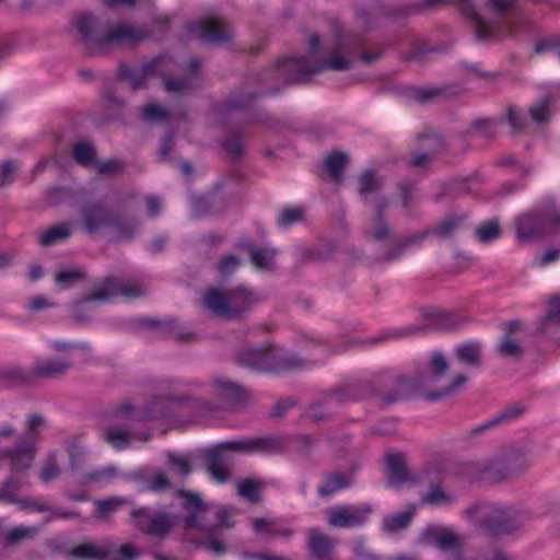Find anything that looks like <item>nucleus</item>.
<instances>
[{
  "mask_svg": "<svg viewBox=\"0 0 560 560\" xmlns=\"http://www.w3.org/2000/svg\"><path fill=\"white\" fill-rule=\"evenodd\" d=\"M360 40L336 26L334 37L319 40L316 34L308 39L310 58L291 57L277 61L270 70L288 82H304L311 74L326 70L341 71L351 67Z\"/></svg>",
  "mask_w": 560,
  "mask_h": 560,
  "instance_id": "nucleus-1",
  "label": "nucleus"
},
{
  "mask_svg": "<svg viewBox=\"0 0 560 560\" xmlns=\"http://www.w3.org/2000/svg\"><path fill=\"white\" fill-rule=\"evenodd\" d=\"M175 67V61L172 58L159 56L140 67L122 65L119 68V72L133 90L143 88L151 78L160 77L163 80L164 89L170 94L184 95L197 86L195 71L199 67V60L196 58L190 59L189 73L179 79H174L171 75Z\"/></svg>",
  "mask_w": 560,
  "mask_h": 560,
  "instance_id": "nucleus-2",
  "label": "nucleus"
},
{
  "mask_svg": "<svg viewBox=\"0 0 560 560\" xmlns=\"http://www.w3.org/2000/svg\"><path fill=\"white\" fill-rule=\"evenodd\" d=\"M74 27L91 54H103L113 46L133 45L149 37L144 28L128 23H120L107 31H102L91 15L79 16Z\"/></svg>",
  "mask_w": 560,
  "mask_h": 560,
  "instance_id": "nucleus-3",
  "label": "nucleus"
},
{
  "mask_svg": "<svg viewBox=\"0 0 560 560\" xmlns=\"http://www.w3.org/2000/svg\"><path fill=\"white\" fill-rule=\"evenodd\" d=\"M280 443L272 438L244 439L224 442L206 453L207 467L211 477L219 482L228 481L230 472L228 464L230 453H270L279 447Z\"/></svg>",
  "mask_w": 560,
  "mask_h": 560,
  "instance_id": "nucleus-4",
  "label": "nucleus"
},
{
  "mask_svg": "<svg viewBox=\"0 0 560 560\" xmlns=\"http://www.w3.org/2000/svg\"><path fill=\"white\" fill-rule=\"evenodd\" d=\"M258 301L259 296L256 292L240 285L228 291L207 290L202 298V305L218 317L233 319L252 310Z\"/></svg>",
  "mask_w": 560,
  "mask_h": 560,
  "instance_id": "nucleus-5",
  "label": "nucleus"
},
{
  "mask_svg": "<svg viewBox=\"0 0 560 560\" xmlns=\"http://www.w3.org/2000/svg\"><path fill=\"white\" fill-rule=\"evenodd\" d=\"M242 364L258 371L287 372L303 369L307 362L295 354L273 347L249 349L240 354Z\"/></svg>",
  "mask_w": 560,
  "mask_h": 560,
  "instance_id": "nucleus-6",
  "label": "nucleus"
},
{
  "mask_svg": "<svg viewBox=\"0 0 560 560\" xmlns=\"http://www.w3.org/2000/svg\"><path fill=\"white\" fill-rule=\"evenodd\" d=\"M69 560H133L137 552L132 545L126 544L117 548L110 541H86L75 545L66 551Z\"/></svg>",
  "mask_w": 560,
  "mask_h": 560,
  "instance_id": "nucleus-7",
  "label": "nucleus"
},
{
  "mask_svg": "<svg viewBox=\"0 0 560 560\" xmlns=\"http://www.w3.org/2000/svg\"><path fill=\"white\" fill-rule=\"evenodd\" d=\"M144 293V288L135 279L107 277L104 284L95 288L86 298V301L108 302L118 295L133 299L142 296Z\"/></svg>",
  "mask_w": 560,
  "mask_h": 560,
  "instance_id": "nucleus-8",
  "label": "nucleus"
},
{
  "mask_svg": "<svg viewBox=\"0 0 560 560\" xmlns=\"http://www.w3.org/2000/svg\"><path fill=\"white\" fill-rule=\"evenodd\" d=\"M467 520L478 517L480 528L490 536L510 533L513 527L509 525L502 510H497L487 503H476L464 512Z\"/></svg>",
  "mask_w": 560,
  "mask_h": 560,
  "instance_id": "nucleus-9",
  "label": "nucleus"
},
{
  "mask_svg": "<svg viewBox=\"0 0 560 560\" xmlns=\"http://www.w3.org/2000/svg\"><path fill=\"white\" fill-rule=\"evenodd\" d=\"M515 224L517 238L528 242L560 225V213L553 217H547L541 212L525 213L517 218Z\"/></svg>",
  "mask_w": 560,
  "mask_h": 560,
  "instance_id": "nucleus-10",
  "label": "nucleus"
},
{
  "mask_svg": "<svg viewBox=\"0 0 560 560\" xmlns=\"http://www.w3.org/2000/svg\"><path fill=\"white\" fill-rule=\"evenodd\" d=\"M178 495L183 499L182 508L186 512L183 517L184 527L187 529H198L206 534L211 530L206 517L210 511L209 504L203 502L200 495L190 491H178Z\"/></svg>",
  "mask_w": 560,
  "mask_h": 560,
  "instance_id": "nucleus-11",
  "label": "nucleus"
},
{
  "mask_svg": "<svg viewBox=\"0 0 560 560\" xmlns=\"http://www.w3.org/2000/svg\"><path fill=\"white\" fill-rule=\"evenodd\" d=\"M372 510L369 504L339 505L327 510L328 524L331 527L349 528L363 525Z\"/></svg>",
  "mask_w": 560,
  "mask_h": 560,
  "instance_id": "nucleus-12",
  "label": "nucleus"
},
{
  "mask_svg": "<svg viewBox=\"0 0 560 560\" xmlns=\"http://www.w3.org/2000/svg\"><path fill=\"white\" fill-rule=\"evenodd\" d=\"M168 396L153 397L144 408L133 407L130 404L119 406L117 413L121 418L132 420H156L170 415Z\"/></svg>",
  "mask_w": 560,
  "mask_h": 560,
  "instance_id": "nucleus-13",
  "label": "nucleus"
},
{
  "mask_svg": "<svg viewBox=\"0 0 560 560\" xmlns=\"http://www.w3.org/2000/svg\"><path fill=\"white\" fill-rule=\"evenodd\" d=\"M189 33L208 43H225L229 42L233 32L229 25L219 18H208L188 26Z\"/></svg>",
  "mask_w": 560,
  "mask_h": 560,
  "instance_id": "nucleus-14",
  "label": "nucleus"
},
{
  "mask_svg": "<svg viewBox=\"0 0 560 560\" xmlns=\"http://www.w3.org/2000/svg\"><path fill=\"white\" fill-rule=\"evenodd\" d=\"M131 516L138 518L136 526L139 530L152 536L166 535L175 522V517L168 513L150 515L145 508L132 510Z\"/></svg>",
  "mask_w": 560,
  "mask_h": 560,
  "instance_id": "nucleus-15",
  "label": "nucleus"
},
{
  "mask_svg": "<svg viewBox=\"0 0 560 560\" xmlns=\"http://www.w3.org/2000/svg\"><path fill=\"white\" fill-rule=\"evenodd\" d=\"M306 547L315 560H334L336 539L318 527L308 528L306 532Z\"/></svg>",
  "mask_w": 560,
  "mask_h": 560,
  "instance_id": "nucleus-16",
  "label": "nucleus"
},
{
  "mask_svg": "<svg viewBox=\"0 0 560 560\" xmlns=\"http://www.w3.org/2000/svg\"><path fill=\"white\" fill-rule=\"evenodd\" d=\"M80 213L82 224L89 233L96 232L112 223L108 209L100 202H88L83 205Z\"/></svg>",
  "mask_w": 560,
  "mask_h": 560,
  "instance_id": "nucleus-17",
  "label": "nucleus"
},
{
  "mask_svg": "<svg viewBox=\"0 0 560 560\" xmlns=\"http://www.w3.org/2000/svg\"><path fill=\"white\" fill-rule=\"evenodd\" d=\"M252 525L257 534L270 535L284 540H290L295 534V529L280 518H255Z\"/></svg>",
  "mask_w": 560,
  "mask_h": 560,
  "instance_id": "nucleus-18",
  "label": "nucleus"
},
{
  "mask_svg": "<svg viewBox=\"0 0 560 560\" xmlns=\"http://www.w3.org/2000/svg\"><path fill=\"white\" fill-rule=\"evenodd\" d=\"M218 396L225 401L226 408H235L247 399V392L236 383L228 380H215Z\"/></svg>",
  "mask_w": 560,
  "mask_h": 560,
  "instance_id": "nucleus-19",
  "label": "nucleus"
},
{
  "mask_svg": "<svg viewBox=\"0 0 560 560\" xmlns=\"http://www.w3.org/2000/svg\"><path fill=\"white\" fill-rule=\"evenodd\" d=\"M387 201H381L365 228L366 236L375 242L386 241L390 236V229L384 219Z\"/></svg>",
  "mask_w": 560,
  "mask_h": 560,
  "instance_id": "nucleus-20",
  "label": "nucleus"
},
{
  "mask_svg": "<svg viewBox=\"0 0 560 560\" xmlns=\"http://www.w3.org/2000/svg\"><path fill=\"white\" fill-rule=\"evenodd\" d=\"M386 468L388 474V485L398 487L410 480L406 459L402 454L394 453L386 456Z\"/></svg>",
  "mask_w": 560,
  "mask_h": 560,
  "instance_id": "nucleus-21",
  "label": "nucleus"
},
{
  "mask_svg": "<svg viewBox=\"0 0 560 560\" xmlns=\"http://www.w3.org/2000/svg\"><path fill=\"white\" fill-rule=\"evenodd\" d=\"M70 366V362L66 360L44 359L35 363L32 373L42 378H57L65 375Z\"/></svg>",
  "mask_w": 560,
  "mask_h": 560,
  "instance_id": "nucleus-22",
  "label": "nucleus"
},
{
  "mask_svg": "<svg viewBox=\"0 0 560 560\" xmlns=\"http://www.w3.org/2000/svg\"><path fill=\"white\" fill-rule=\"evenodd\" d=\"M214 524H209L211 530L206 532V535L212 536L222 530L231 529L236 524L237 512L234 508L229 505H218L213 511Z\"/></svg>",
  "mask_w": 560,
  "mask_h": 560,
  "instance_id": "nucleus-23",
  "label": "nucleus"
},
{
  "mask_svg": "<svg viewBox=\"0 0 560 560\" xmlns=\"http://www.w3.org/2000/svg\"><path fill=\"white\" fill-rule=\"evenodd\" d=\"M417 511L415 504L408 505L406 511L387 515L383 518L382 527L386 533H395L407 528Z\"/></svg>",
  "mask_w": 560,
  "mask_h": 560,
  "instance_id": "nucleus-24",
  "label": "nucleus"
},
{
  "mask_svg": "<svg viewBox=\"0 0 560 560\" xmlns=\"http://www.w3.org/2000/svg\"><path fill=\"white\" fill-rule=\"evenodd\" d=\"M351 485L352 479L349 476L335 471L325 477L322 486L318 487V495L326 498Z\"/></svg>",
  "mask_w": 560,
  "mask_h": 560,
  "instance_id": "nucleus-25",
  "label": "nucleus"
},
{
  "mask_svg": "<svg viewBox=\"0 0 560 560\" xmlns=\"http://www.w3.org/2000/svg\"><path fill=\"white\" fill-rule=\"evenodd\" d=\"M460 92L459 86H442V88H434V86H428V88H418L415 89L412 92V97L421 103L430 102L436 97H451Z\"/></svg>",
  "mask_w": 560,
  "mask_h": 560,
  "instance_id": "nucleus-26",
  "label": "nucleus"
},
{
  "mask_svg": "<svg viewBox=\"0 0 560 560\" xmlns=\"http://www.w3.org/2000/svg\"><path fill=\"white\" fill-rule=\"evenodd\" d=\"M118 476L119 472L114 466L102 467L83 475L82 483L85 486H105Z\"/></svg>",
  "mask_w": 560,
  "mask_h": 560,
  "instance_id": "nucleus-27",
  "label": "nucleus"
},
{
  "mask_svg": "<svg viewBox=\"0 0 560 560\" xmlns=\"http://www.w3.org/2000/svg\"><path fill=\"white\" fill-rule=\"evenodd\" d=\"M456 357L459 362L477 368L481 363V345L479 342H468L456 347Z\"/></svg>",
  "mask_w": 560,
  "mask_h": 560,
  "instance_id": "nucleus-28",
  "label": "nucleus"
},
{
  "mask_svg": "<svg viewBox=\"0 0 560 560\" xmlns=\"http://www.w3.org/2000/svg\"><path fill=\"white\" fill-rule=\"evenodd\" d=\"M22 472H12L0 487V501L7 503H22L16 499V493L24 485V479L20 476Z\"/></svg>",
  "mask_w": 560,
  "mask_h": 560,
  "instance_id": "nucleus-29",
  "label": "nucleus"
},
{
  "mask_svg": "<svg viewBox=\"0 0 560 560\" xmlns=\"http://www.w3.org/2000/svg\"><path fill=\"white\" fill-rule=\"evenodd\" d=\"M415 387L413 382L407 377H399L396 382L395 389L392 394H384L381 396V401L384 405H390L408 398L412 394Z\"/></svg>",
  "mask_w": 560,
  "mask_h": 560,
  "instance_id": "nucleus-30",
  "label": "nucleus"
},
{
  "mask_svg": "<svg viewBox=\"0 0 560 560\" xmlns=\"http://www.w3.org/2000/svg\"><path fill=\"white\" fill-rule=\"evenodd\" d=\"M70 235L71 224H58L42 233L39 244L43 246H51L67 240Z\"/></svg>",
  "mask_w": 560,
  "mask_h": 560,
  "instance_id": "nucleus-31",
  "label": "nucleus"
},
{
  "mask_svg": "<svg viewBox=\"0 0 560 560\" xmlns=\"http://www.w3.org/2000/svg\"><path fill=\"white\" fill-rule=\"evenodd\" d=\"M347 161V154L341 152H334L326 158L324 167L332 180L340 182Z\"/></svg>",
  "mask_w": 560,
  "mask_h": 560,
  "instance_id": "nucleus-32",
  "label": "nucleus"
},
{
  "mask_svg": "<svg viewBox=\"0 0 560 560\" xmlns=\"http://www.w3.org/2000/svg\"><path fill=\"white\" fill-rule=\"evenodd\" d=\"M84 277L85 272L82 268L71 267L59 270L55 276V281L60 289L66 290L83 280Z\"/></svg>",
  "mask_w": 560,
  "mask_h": 560,
  "instance_id": "nucleus-33",
  "label": "nucleus"
},
{
  "mask_svg": "<svg viewBox=\"0 0 560 560\" xmlns=\"http://www.w3.org/2000/svg\"><path fill=\"white\" fill-rule=\"evenodd\" d=\"M105 440L113 447L122 450L131 444L133 441V434L121 428H109L104 433Z\"/></svg>",
  "mask_w": 560,
  "mask_h": 560,
  "instance_id": "nucleus-34",
  "label": "nucleus"
},
{
  "mask_svg": "<svg viewBox=\"0 0 560 560\" xmlns=\"http://www.w3.org/2000/svg\"><path fill=\"white\" fill-rule=\"evenodd\" d=\"M382 187V178L377 177L372 170L364 171L359 177V192L362 197L377 192Z\"/></svg>",
  "mask_w": 560,
  "mask_h": 560,
  "instance_id": "nucleus-35",
  "label": "nucleus"
},
{
  "mask_svg": "<svg viewBox=\"0 0 560 560\" xmlns=\"http://www.w3.org/2000/svg\"><path fill=\"white\" fill-rule=\"evenodd\" d=\"M262 483L254 479H242L237 482V493L252 503L259 501Z\"/></svg>",
  "mask_w": 560,
  "mask_h": 560,
  "instance_id": "nucleus-36",
  "label": "nucleus"
},
{
  "mask_svg": "<svg viewBox=\"0 0 560 560\" xmlns=\"http://www.w3.org/2000/svg\"><path fill=\"white\" fill-rule=\"evenodd\" d=\"M464 217L450 215L432 229V234L439 238L451 237L463 222Z\"/></svg>",
  "mask_w": 560,
  "mask_h": 560,
  "instance_id": "nucleus-37",
  "label": "nucleus"
},
{
  "mask_svg": "<svg viewBox=\"0 0 560 560\" xmlns=\"http://www.w3.org/2000/svg\"><path fill=\"white\" fill-rule=\"evenodd\" d=\"M141 112L143 118L150 122H164L172 116L167 107L155 103L143 106Z\"/></svg>",
  "mask_w": 560,
  "mask_h": 560,
  "instance_id": "nucleus-38",
  "label": "nucleus"
},
{
  "mask_svg": "<svg viewBox=\"0 0 560 560\" xmlns=\"http://www.w3.org/2000/svg\"><path fill=\"white\" fill-rule=\"evenodd\" d=\"M424 232H419L413 235H410L404 240L395 241L393 244V249L386 255L387 260H392L398 258L405 248L411 245H418L425 238Z\"/></svg>",
  "mask_w": 560,
  "mask_h": 560,
  "instance_id": "nucleus-39",
  "label": "nucleus"
},
{
  "mask_svg": "<svg viewBox=\"0 0 560 560\" xmlns=\"http://www.w3.org/2000/svg\"><path fill=\"white\" fill-rule=\"evenodd\" d=\"M304 220L303 207H290L282 209L278 214V225L287 229L292 224L299 223Z\"/></svg>",
  "mask_w": 560,
  "mask_h": 560,
  "instance_id": "nucleus-40",
  "label": "nucleus"
},
{
  "mask_svg": "<svg viewBox=\"0 0 560 560\" xmlns=\"http://www.w3.org/2000/svg\"><path fill=\"white\" fill-rule=\"evenodd\" d=\"M438 548L442 550H459L463 546L462 538L452 530H442L435 537Z\"/></svg>",
  "mask_w": 560,
  "mask_h": 560,
  "instance_id": "nucleus-41",
  "label": "nucleus"
},
{
  "mask_svg": "<svg viewBox=\"0 0 560 560\" xmlns=\"http://www.w3.org/2000/svg\"><path fill=\"white\" fill-rule=\"evenodd\" d=\"M73 159L81 165L89 166L95 162L94 148L86 142H79L73 147Z\"/></svg>",
  "mask_w": 560,
  "mask_h": 560,
  "instance_id": "nucleus-42",
  "label": "nucleus"
},
{
  "mask_svg": "<svg viewBox=\"0 0 560 560\" xmlns=\"http://www.w3.org/2000/svg\"><path fill=\"white\" fill-rule=\"evenodd\" d=\"M452 501L453 497L444 492L440 486H431L429 492L421 499V503L430 505H444Z\"/></svg>",
  "mask_w": 560,
  "mask_h": 560,
  "instance_id": "nucleus-43",
  "label": "nucleus"
},
{
  "mask_svg": "<svg viewBox=\"0 0 560 560\" xmlns=\"http://www.w3.org/2000/svg\"><path fill=\"white\" fill-rule=\"evenodd\" d=\"M475 234L481 243H489L497 240L500 235V225L495 220H490L476 229Z\"/></svg>",
  "mask_w": 560,
  "mask_h": 560,
  "instance_id": "nucleus-44",
  "label": "nucleus"
},
{
  "mask_svg": "<svg viewBox=\"0 0 560 560\" xmlns=\"http://www.w3.org/2000/svg\"><path fill=\"white\" fill-rule=\"evenodd\" d=\"M275 255V250L268 248L254 249L250 253V259L257 268L272 269Z\"/></svg>",
  "mask_w": 560,
  "mask_h": 560,
  "instance_id": "nucleus-45",
  "label": "nucleus"
},
{
  "mask_svg": "<svg viewBox=\"0 0 560 560\" xmlns=\"http://www.w3.org/2000/svg\"><path fill=\"white\" fill-rule=\"evenodd\" d=\"M38 533L37 527H16L11 530H9L5 535V544L9 546H13L19 544L20 541L24 539H30L36 536Z\"/></svg>",
  "mask_w": 560,
  "mask_h": 560,
  "instance_id": "nucleus-46",
  "label": "nucleus"
},
{
  "mask_svg": "<svg viewBox=\"0 0 560 560\" xmlns=\"http://www.w3.org/2000/svg\"><path fill=\"white\" fill-rule=\"evenodd\" d=\"M551 97L546 96L529 109L530 116L535 122L545 124L549 120L551 115Z\"/></svg>",
  "mask_w": 560,
  "mask_h": 560,
  "instance_id": "nucleus-47",
  "label": "nucleus"
},
{
  "mask_svg": "<svg viewBox=\"0 0 560 560\" xmlns=\"http://www.w3.org/2000/svg\"><path fill=\"white\" fill-rule=\"evenodd\" d=\"M499 120L495 118H481L476 120L471 126V132L485 138L495 136V127Z\"/></svg>",
  "mask_w": 560,
  "mask_h": 560,
  "instance_id": "nucleus-48",
  "label": "nucleus"
},
{
  "mask_svg": "<svg viewBox=\"0 0 560 560\" xmlns=\"http://www.w3.org/2000/svg\"><path fill=\"white\" fill-rule=\"evenodd\" d=\"M124 503H127V501L120 497H112L96 501V514L98 517H105L110 512L120 508Z\"/></svg>",
  "mask_w": 560,
  "mask_h": 560,
  "instance_id": "nucleus-49",
  "label": "nucleus"
},
{
  "mask_svg": "<svg viewBox=\"0 0 560 560\" xmlns=\"http://www.w3.org/2000/svg\"><path fill=\"white\" fill-rule=\"evenodd\" d=\"M498 352L502 357H521L523 349L518 341L512 339L510 336H505L498 345Z\"/></svg>",
  "mask_w": 560,
  "mask_h": 560,
  "instance_id": "nucleus-50",
  "label": "nucleus"
},
{
  "mask_svg": "<svg viewBox=\"0 0 560 560\" xmlns=\"http://www.w3.org/2000/svg\"><path fill=\"white\" fill-rule=\"evenodd\" d=\"M45 424V419L40 415H30L27 418V438H19L16 443L21 440L31 442L34 446V441L37 438V430Z\"/></svg>",
  "mask_w": 560,
  "mask_h": 560,
  "instance_id": "nucleus-51",
  "label": "nucleus"
},
{
  "mask_svg": "<svg viewBox=\"0 0 560 560\" xmlns=\"http://www.w3.org/2000/svg\"><path fill=\"white\" fill-rule=\"evenodd\" d=\"M167 463L183 476H187L191 472V460L186 455L170 454L167 456Z\"/></svg>",
  "mask_w": 560,
  "mask_h": 560,
  "instance_id": "nucleus-52",
  "label": "nucleus"
},
{
  "mask_svg": "<svg viewBox=\"0 0 560 560\" xmlns=\"http://www.w3.org/2000/svg\"><path fill=\"white\" fill-rule=\"evenodd\" d=\"M467 382V377L464 374H457L450 386L443 388L441 392L438 393H430L427 395L428 400H436L440 399L446 395L455 393L462 385H464Z\"/></svg>",
  "mask_w": 560,
  "mask_h": 560,
  "instance_id": "nucleus-53",
  "label": "nucleus"
},
{
  "mask_svg": "<svg viewBox=\"0 0 560 560\" xmlns=\"http://www.w3.org/2000/svg\"><path fill=\"white\" fill-rule=\"evenodd\" d=\"M506 121L511 126L513 133L523 131L526 126L524 116L515 107H510L508 109Z\"/></svg>",
  "mask_w": 560,
  "mask_h": 560,
  "instance_id": "nucleus-54",
  "label": "nucleus"
},
{
  "mask_svg": "<svg viewBox=\"0 0 560 560\" xmlns=\"http://www.w3.org/2000/svg\"><path fill=\"white\" fill-rule=\"evenodd\" d=\"M59 472H60V470H59V467L57 464V459H56L55 455H50L47 458V460L40 471V479L44 482H49L52 479H55L56 477H58Z\"/></svg>",
  "mask_w": 560,
  "mask_h": 560,
  "instance_id": "nucleus-55",
  "label": "nucleus"
},
{
  "mask_svg": "<svg viewBox=\"0 0 560 560\" xmlns=\"http://www.w3.org/2000/svg\"><path fill=\"white\" fill-rule=\"evenodd\" d=\"M447 370H448V363H447L445 357L440 352L433 353V355L431 358V374L433 376L440 377Z\"/></svg>",
  "mask_w": 560,
  "mask_h": 560,
  "instance_id": "nucleus-56",
  "label": "nucleus"
},
{
  "mask_svg": "<svg viewBox=\"0 0 560 560\" xmlns=\"http://www.w3.org/2000/svg\"><path fill=\"white\" fill-rule=\"evenodd\" d=\"M147 487L151 491H161V490L170 488L171 481L168 480V478L166 477V475L164 472L156 471L151 477Z\"/></svg>",
  "mask_w": 560,
  "mask_h": 560,
  "instance_id": "nucleus-57",
  "label": "nucleus"
},
{
  "mask_svg": "<svg viewBox=\"0 0 560 560\" xmlns=\"http://www.w3.org/2000/svg\"><path fill=\"white\" fill-rule=\"evenodd\" d=\"M470 19L474 23L476 35L479 39H486L489 37V25L488 23L475 11L470 12Z\"/></svg>",
  "mask_w": 560,
  "mask_h": 560,
  "instance_id": "nucleus-58",
  "label": "nucleus"
},
{
  "mask_svg": "<svg viewBox=\"0 0 560 560\" xmlns=\"http://www.w3.org/2000/svg\"><path fill=\"white\" fill-rule=\"evenodd\" d=\"M125 165L119 160H109L96 163V170L100 174H116L124 170Z\"/></svg>",
  "mask_w": 560,
  "mask_h": 560,
  "instance_id": "nucleus-59",
  "label": "nucleus"
},
{
  "mask_svg": "<svg viewBox=\"0 0 560 560\" xmlns=\"http://www.w3.org/2000/svg\"><path fill=\"white\" fill-rule=\"evenodd\" d=\"M238 266L240 260L234 255H226L220 260L218 270L221 275L226 276L233 272Z\"/></svg>",
  "mask_w": 560,
  "mask_h": 560,
  "instance_id": "nucleus-60",
  "label": "nucleus"
},
{
  "mask_svg": "<svg viewBox=\"0 0 560 560\" xmlns=\"http://www.w3.org/2000/svg\"><path fill=\"white\" fill-rule=\"evenodd\" d=\"M225 150L233 155L238 158L244 152V144L238 136H232L224 142Z\"/></svg>",
  "mask_w": 560,
  "mask_h": 560,
  "instance_id": "nucleus-61",
  "label": "nucleus"
},
{
  "mask_svg": "<svg viewBox=\"0 0 560 560\" xmlns=\"http://www.w3.org/2000/svg\"><path fill=\"white\" fill-rule=\"evenodd\" d=\"M16 168V165L11 161L2 162L0 164V184L5 185L11 182Z\"/></svg>",
  "mask_w": 560,
  "mask_h": 560,
  "instance_id": "nucleus-62",
  "label": "nucleus"
},
{
  "mask_svg": "<svg viewBox=\"0 0 560 560\" xmlns=\"http://www.w3.org/2000/svg\"><path fill=\"white\" fill-rule=\"evenodd\" d=\"M205 548L209 550L210 552L217 555V556H223L228 547L219 538L210 537L205 544Z\"/></svg>",
  "mask_w": 560,
  "mask_h": 560,
  "instance_id": "nucleus-63",
  "label": "nucleus"
},
{
  "mask_svg": "<svg viewBox=\"0 0 560 560\" xmlns=\"http://www.w3.org/2000/svg\"><path fill=\"white\" fill-rule=\"evenodd\" d=\"M560 258V249H549L544 255L536 257L535 262L539 266H547Z\"/></svg>",
  "mask_w": 560,
  "mask_h": 560,
  "instance_id": "nucleus-64",
  "label": "nucleus"
}]
</instances>
